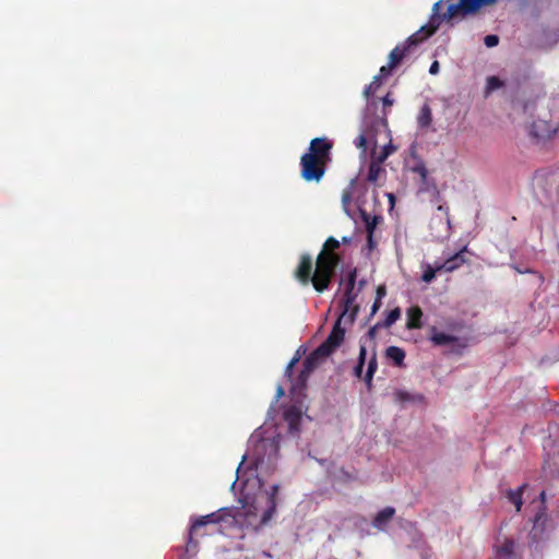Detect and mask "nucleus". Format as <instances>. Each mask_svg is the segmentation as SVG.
I'll list each match as a JSON object with an SVG mask.
<instances>
[{"mask_svg":"<svg viewBox=\"0 0 559 559\" xmlns=\"http://www.w3.org/2000/svg\"><path fill=\"white\" fill-rule=\"evenodd\" d=\"M537 117L530 124L528 133L537 142L550 139L559 130V123L552 120L550 105L545 102L536 104Z\"/></svg>","mask_w":559,"mask_h":559,"instance_id":"3","label":"nucleus"},{"mask_svg":"<svg viewBox=\"0 0 559 559\" xmlns=\"http://www.w3.org/2000/svg\"><path fill=\"white\" fill-rule=\"evenodd\" d=\"M395 514V509L392 507H385L377 513L372 521V526L379 531H384L388 523L392 520Z\"/></svg>","mask_w":559,"mask_h":559,"instance_id":"15","label":"nucleus"},{"mask_svg":"<svg viewBox=\"0 0 559 559\" xmlns=\"http://www.w3.org/2000/svg\"><path fill=\"white\" fill-rule=\"evenodd\" d=\"M333 148V143L326 138H314L310 141L308 151L306 152L308 155H312L321 160L326 163H331V151Z\"/></svg>","mask_w":559,"mask_h":559,"instance_id":"10","label":"nucleus"},{"mask_svg":"<svg viewBox=\"0 0 559 559\" xmlns=\"http://www.w3.org/2000/svg\"><path fill=\"white\" fill-rule=\"evenodd\" d=\"M394 400L401 404H404L406 402L415 401V396L406 391L397 390L394 392Z\"/></svg>","mask_w":559,"mask_h":559,"instance_id":"29","label":"nucleus"},{"mask_svg":"<svg viewBox=\"0 0 559 559\" xmlns=\"http://www.w3.org/2000/svg\"><path fill=\"white\" fill-rule=\"evenodd\" d=\"M497 0H460L457 3L448 5L443 13L445 19H455L457 16H466L476 13L481 7L496 3Z\"/></svg>","mask_w":559,"mask_h":559,"instance_id":"6","label":"nucleus"},{"mask_svg":"<svg viewBox=\"0 0 559 559\" xmlns=\"http://www.w3.org/2000/svg\"><path fill=\"white\" fill-rule=\"evenodd\" d=\"M337 478L342 483H350V481H354L357 477H356V474L350 473V472L346 471L345 468H341L338 471Z\"/></svg>","mask_w":559,"mask_h":559,"instance_id":"32","label":"nucleus"},{"mask_svg":"<svg viewBox=\"0 0 559 559\" xmlns=\"http://www.w3.org/2000/svg\"><path fill=\"white\" fill-rule=\"evenodd\" d=\"M342 242H343V243H349V242H350V238H348V237H343V238H342Z\"/></svg>","mask_w":559,"mask_h":559,"instance_id":"48","label":"nucleus"},{"mask_svg":"<svg viewBox=\"0 0 559 559\" xmlns=\"http://www.w3.org/2000/svg\"><path fill=\"white\" fill-rule=\"evenodd\" d=\"M284 395V389L282 386L277 388V397H281Z\"/></svg>","mask_w":559,"mask_h":559,"instance_id":"47","label":"nucleus"},{"mask_svg":"<svg viewBox=\"0 0 559 559\" xmlns=\"http://www.w3.org/2000/svg\"><path fill=\"white\" fill-rule=\"evenodd\" d=\"M386 294V289L383 285L377 288V298L382 299Z\"/></svg>","mask_w":559,"mask_h":559,"instance_id":"45","label":"nucleus"},{"mask_svg":"<svg viewBox=\"0 0 559 559\" xmlns=\"http://www.w3.org/2000/svg\"><path fill=\"white\" fill-rule=\"evenodd\" d=\"M448 0H439L432 7V14L429 22L421 26L416 33L411 35L406 40L399 44L389 55V63L391 67H397L421 41L432 36L439 28L442 22H451L453 19L443 17V13H440L443 3Z\"/></svg>","mask_w":559,"mask_h":559,"instance_id":"1","label":"nucleus"},{"mask_svg":"<svg viewBox=\"0 0 559 559\" xmlns=\"http://www.w3.org/2000/svg\"><path fill=\"white\" fill-rule=\"evenodd\" d=\"M543 516H544V514H543V513L537 514V515L535 516V524H536V523H537V522H538Z\"/></svg>","mask_w":559,"mask_h":559,"instance_id":"49","label":"nucleus"},{"mask_svg":"<svg viewBox=\"0 0 559 559\" xmlns=\"http://www.w3.org/2000/svg\"><path fill=\"white\" fill-rule=\"evenodd\" d=\"M380 328H383V326H382V323H380V322H379V323H377V324H374L373 326H371V328L369 329V331H368V336H369L370 338H373V337L376 336V334H377V330H378V329H380Z\"/></svg>","mask_w":559,"mask_h":559,"instance_id":"40","label":"nucleus"},{"mask_svg":"<svg viewBox=\"0 0 559 559\" xmlns=\"http://www.w3.org/2000/svg\"><path fill=\"white\" fill-rule=\"evenodd\" d=\"M545 497H546L545 491H542V492H540V499H542L543 501L545 500Z\"/></svg>","mask_w":559,"mask_h":559,"instance_id":"51","label":"nucleus"},{"mask_svg":"<svg viewBox=\"0 0 559 559\" xmlns=\"http://www.w3.org/2000/svg\"><path fill=\"white\" fill-rule=\"evenodd\" d=\"M445 328L449 330V331H461L463 329V323L460 322V321H456V320H451L447 323Z\"/></svg>","mask_w":559,"mask_h":559,"instance_id":"37","label":"nucleus"},{"mask_svg":"<svg viewBox=\"0 0 559 559\" xmlns=\"http://www.w3.org/2000/svg\"><path fill=\"white\" fill-rule=\"evenodd\" d=\"M437 211L441 214H443L445 216V221L448 224H450V219H449V209L444 205H439L437 207Z\"/></svg>","mask_w":559,"mask_h":559,"instance_id":"41","label":"nucleus"},{"mask_svg":"<svg viewBox=\"0 0 559 559\" xmlns=\"http://www.w3.org/2000/svg\"><path fill=\"white\" fill-rule=\"evenodd\" d=\"M329 357L325 353H318V347L302 362V369L298 376L297 383L305 386L309 376L320 365V362Z\"/></svg>","mask_w":559,"mask_h":559,"instance_id":"11","label":"nucleus"},{"mask_svg":"<svg viewBox=\"0 0 559 559\" xmlns=\"http://www.w3.org/2000/svg\"><path fill=\"white\" fill-rule=\"evenodd\" d=\"M381 164L382 163H379V159H377L374 157L371 160V163L369 164L368 175H367V180L369 182L377 183L380 175L384 171Z\"/></svg>","mask_w":559,"mask_h":559,"instance_id":"20","label":"nucleus"},{"mask_svg":"<svg viewBox=\"0 0 559 559\" xmlns=\"http://www.w3.org/2000/svg\"><path fill=\"white\" fill-rule=\"evenodd\" d=\"M356 147L360 148L362 152L367 150V135L365 132H361L356 140L354 141Z\"/></svg>","mask_w":559,"mask_h":559,"instance_id":"33","label":"nucleus"},{"mask_svg":"<svg viewBox=\"0 0 559 559\" xmlns=\"http://www.w3.org/2000/svg\"><path fill=\"white\" fill-rule=\"evenodd\" d=\"M356 280H357V271H356V269H354V270L349 271L347 274V278L345 282V289L354 290L355 285H356Z\"/></svg>","mask_w":559,"mask_h":559,"instance_id":"31","label":"nucleus"},{"mask_svg":"<svg viewBox=\"0 0 559 559\" xmlns=\"http://www.w3.org/2000/svg\"><path fill=\"white\" fill-rule=\"evenodd\" d=\"M381 84H382V80H380V76L376 75L373 78L372 82L365 87V90H364L365 96L369 97V96L373 95L377 92V90L381 86Z\"/></svg>","mask_w":559,"mask_h":559,"instance_id":"26","label":"nucleus"},{"mask_svg":"<svg viewBox=\"0 0 559 559\" xmlns=\"http://www.w3.org/2000/svg\"><path fill=\"white\" fill-rule=\"evenodd\" d=\"M299 360V358L296 356L294 357L289 364L287 365L286 369H285V376L287 377H292L293 376V369H294V366L296 365V362Z\"/></svg>","mask_w":559,"mask_h":559,"instance_id":"38","label":"nucleus"},{"mask_svg":"<svg viewBox=\"0 0 559 559\" xmlns=\"http://www.w3.org/2000/svg\"><path fill=\"white\" fill-rule=\"evenodd\" d=\"M230 516H231L230 510L227 508H222V509L217 510L216 512L198 518L191 524L190 533H189V543H192L193 534L197 533V531L200 527L205 526L207 524H218L221 522L226 521V519L230 518Z\"/></svg>","mask_w":559,"mask_h":559,"instance_id":"9","label":"nucleus"},{"mask_svg":"<svg viewBox=\"0 0 559 559\" xmlns=\"http://www.w3.org/2000/svg\"><path fill=\"white\" fill-rule=\"evenodd\" d=\"M501 551L506 555H511L513 551V543L512 542L504 543V545L501 547Z\"/></svg>","mask_w":559,"mask_h":559,"instance_id":"39","label":"nucleus"},{"mask_svg":"<svg viewBox=\"0 0 559 559\" xmlns=\"http://www.w3.org/2000/svg\"><path fill=\"white\" fill-rule=\"evenodd\" d=\"M431 121H432L431 108L429 107V105L425 104L421 107L419 115L417 117V123H418L419 128L424 129V128H428L431 124Z\"/></svg>","mask_w":559,"mask_h":559,"instance_id":"21","label":"nucleus"},{"mask_svg":"<svg viewBox=\"0 0 559 559\" xmlns=\"http://www.w3.org/2000/svg\"><path fill=\"white\" fill-rule=\"evenodd\" d=\"M429 341L435 346H447L451 345L450 353L455 355H462L464 349L469 345L468 337H461L451 333L439 331L436 326L430 328Z\"/></svg>","mask_w":559,"mask_h":559,"instance_id":"5","label":"nucleus"},{"mask_svg":"<svg viewBox=\"0 0 559 559\" xmlns=\"http://www.w3.org/2000/svg\"><path fill=\"white\" fill-rule=\"evenodd\" d=\"M439 69H440L439 62L433 61L429 68V73L435 75L439 72Z\"/></svg>","mask_w":559,"mask_h":559,"instance_id":"43","label":"nucleus"},{"mask_svg":"<svg viewBox=\"0 0 559 559\" xmlns=\"http://www.w3.org/2000/svg\"><path fill=\"white\" fill-rule=\"evenodd\" d=\"M393 102H394V100H393V98H392V96H391V94H390V93H388V94L382 98V103H383V105H384L385 107H388V106H392V105H393Z\"/></svg>","mask_w":559,"mask_h":559,"instance_id":"44","label":"nucleus"},{"mask_svg":"<svg viewBox=\"0 0 559 559\" xmlns=\"http://www.w3.org/2000/svg\"><path fill=\"white\" fill-rule=\"evenodd\" d=\"M396 151V146H394L391 142L382 148V152L376 156L374 158L379 159V163H383L391 154Z\"/></svg>","mask_w":559,"mask_h":559,"instance_id":"30","label":"nucleus"},{"mask_svg":"<svg viewBox=\"0 0 559 559\" xmlns=\"http://www.w3.org/2000/svg\"><path fill=\"white\" fill-rule=\"evenodd\" d=\"M367 242L369 249H373L376 246V242L373 241V234H367Z\"/></svg>","mask_w":559,"mask_h":559,"instance_id":"46","label":"nucleus"},{"mask_svg":"<svg viewBox=\"0 0 559 559\" xmlns=\"http://www.w3.org/2000/svg\"><path fill=\"white\" fill-rule=\"evenodd\" d=\"M405 350L397 346H389L385 349V357L390 359L396 367H404Z\"/></svg>","mask_w":559,"mask_h":559,"instance_id":"18","label":"nucleus"},{"mask_svg":"<svg viewBox=\"0 0 559 559\" xmlns=\"http://www.w3.org/2000/svg\"><path fill=\"white\" fill-rule=\"evenodd\" d=\"M329 163L307 153L300 157V177L307 182H320L325 175Z\"/></svg>","mask_w":559,"mask_h":559,"instance_id":"4","label":"nucleus"},{"mask_svg":"<svg viewBox=\"0 0 559 559\" xmlns=\"http://www.w3.org/2000/svg\"><path fill=\"white\" fill-rule=\"evenodd\" d=\"M341 246V242L334 238L329 237L320 253L318 254V274L314 289L318 293H323L330 287V284L335 275V270L341 262L340 255L335 252Z\"/></svg>","mask_w":559,"mask_h":559,"instance_id":"2","label":"nucleus"},{"mask_svg":"<svg viewBox=\"0 0 559 559\" xmlns=\"http://www.w3.org/2000/svg\"><path fill=\"white\" fill-rule=\"evenodd\" d=\"M284 420L288 425L290 433H298L300 430L301 412L296 406H290L284 412Z\"/></svg>","mask_w":559,"mask_h":559,"instance_id":"14","label":"nucleus"},{"mask_svg":"<svg viewBox=\"0 0 559 559\" xmlns=\"http://www.w3.org/2000/svg\"><path fill=\"white\" fill-rule=\"evenodd\" d=\"M382 302H381V299L379 298H376V300L373 301V305L371 307V316L376 314L378 312V310L380 309Z\"/></svg>","mask_w":559,"mask_h":559,"instance_id":"42","label":"nucleus"},{"mask_svg":"<svg viewBox=\"0 0 559 559\" xmlns=\"http://www.w3.org/2000/svg\"><path fill=\"white\" fill-rule=\"evenodd\" d=\"M440 270H438V264L435 267L431 266V265H427L426 269L423 272L421 280L425 283H430V282H432L435 280L436 274Z\"/></svg>","mask_w":559,"mask_h":559,"instance_id":"27","label":"nucleus"},{"mask_svg":"<svg viewBox=\"0 0 559 559\" xmlns=\"http://www.w3.org/2000/svg\"><path fill=\"white\" fill-rule=\"evenodd\" d=\"M366 355H367V349H366V347H365V346H360V348H359L358 364H357V366H356V367H355V369H354V374H355L357 378H361L362 369H364L365 360H366Z\"/></svg>","mask_w":559,"mask_h":559,"instance_id":"24","label":"nucleus"},{"mask_svg":"<svg viewBox=\"0 0 559 559\" xmlns=\"http://www.w3.org/2000/svg\"><path fill=\"white\" fill-rule=\"evenodd\" d=\"M401 317V310L400 308L392 309L384 321L382 322L383 328H390L392 324H394Z\"/></svg>","mask_w":559,"mask_h":559,"instance_id":"25","label":"nucleus"},{"mask_svg":"<svg viewBox=\"0 0 559 559\" xmlns=\"http://www.w3.org/2000/svg\"><path fill=\"white\" fill-rule=\"evenodd\" d=\"M278 485H273L271 491L267 493V509L263 512L261 523L265 524L269 522L276 509V496L278 493Z\"/></svg>","mask_w":559,"mask_h":559,"instance_id":"17","label":"nucleus"},{"mask_svg":"<svg viewBox=\"0 0 559 559\" xmlns=\"http://www.w3.org/2000/svg\"><path fill=\"white\" fill-rule=\"evenodd\" d=\"M357 294L354 290H344L343 297L340 301L342 318H347L348 323H353L359 307L355 304Z\"/></svg>","mask_w":559,"mask_h":559,"instance_id":"12","label":"nucleus"},{"mask_svg":"<svg viewBox=\"0 0 559 559\" xmlns=\"http://www.w3.org/2000/svg\"><path fill=\"white\" fill-rule=\"evenodd\" d=\"M526 487H527V484H523L515 490L509 489L507 491V498L509 499V501L511 503L514 504L518 512H520L522 509V506H523L522 497H523V493H524V490L526 489Z\"/></svg>","mask_w":559,"mask_h":559,"instance_id":"19","label":"nucleus"},{"mask_svg":"<svg viewBox=\"0 0 559 559\" xmlns=\"http://www.w3.org/2000/svg\"><path fill=\"white\" fill-rule=\"evenodd\" d=\"M353 185H354V181H352V185L350 187L346 188L343 190V193H342V201L343 203L346 205L350 202L352 200V195H353Z\"/></svg>","mask_w":559,"mask_h":559,"instance_id":"35","label":"nucleus"},{"mask_svg":"<svg viewBox=\"0 0 559 559\" xmlns=\"http://www.w3.org/2000/svg\"><path fill=\"white\" fill-rule=\"evenodd\" d=\"M343 320L347 322V318L338 316L326 340L318 346V353L322 352L330 356L341 346L345 337V329L341 325Z\"/></svg>","mask_w":559,"mask_h":559,"instance_id":"7","label":"nucleus"},{"mask_svg":"<svg viewBox=\"0 0 559 559\" xmlns=\"http://www.w3.org/2000/svg\"><path fill=\"white\" fill-rule=\"evenodd\" d=\"M406 328L408 330H416L420 329L423 326L421 318H423V310L419 306H412L406 311Z\"/></svg>","mask_w":559,"mask_h":559,"instance_id":"16","label":"nucleus"},{"mask_svg":"<svg viewBox=\"0 0 559 559\" xmlns=\"http://www.w3.org/2000/svg\"><path fill=\"white\" fill-rule=\"evenodd\" d=\"M484 43L487 47H496L499 44V37L497 35H487L484 38Z\"/></svg>","mask_w":559,"mask_h":559,"instance_id":"36","label":"nucleus"},{"mask_svg":"<svg viewBox=\"0 0 559 559\" xmlns=\"http://www.w3.org/2000/svg\"><path fill=\"white\" fill-rule=\"evenodd\" d=\"M364 217V222H365V225H366V231L367 234H373L374 231V228L378 224V219L379 217L378 216H369L367 214L364 213L362 215Z\"/></svg>","mask_w":559,"mask_h":559,"instance_id":"28","label":"nucleus"},{"mask_svg":"<svg viewBox=\"0 0 559 559\" xmlns=\"http://www.w3.org/2000/svg\"><path fill=\"white\" fill-rule=\"evenodd\" d=\"M377 369H378L377 355H376V353H373V355L369 359L368 368H367V371L365 374V382H366L367 386H369V388L371 386V381H372L373 374L376 373Z\"/></svg>","mask_w":559,"mask_h":559,"instance_id":"22","label":"nucleus"},{"mask_svg":"<svg viewBox=\"0 0 559 559\" xmlns=\"http://www.w3.org/2000/svg\"><path fill=\"white\" fill-rule=\"evenodd\" d=\"M502 86H504V82L501 79L495 75L488 76L486 82L485 94L489 95L490 93Z\"/></svg>","mask_w":559,"mask_h":559,"instance_id":"23","label":"nucleus"},{"mask_svg":"<svg viewBox=\"0 0 559 559\" xmlns=\"http://www.w3.org/2000/svg\"><path fill=\"white\" fill-rule=\"evenodd\" d=\"M418 171H420V174H421L423 176H425V175H426V169H425V167H420V169H418Z\"/></svg>","mask_w":559,"mask_h":559,"instance_id":"50","label":"nucleus"},{"mask_svg":"<svg viewBox=\"0 0 559 559\" xmlns=\"http://www.w3.org/2000/svg\"><path fill=\"white\" fill-rule=\"evenodd\" d=\"M395 67H391V64L388 62L386 66H382L379 70V74L377 76H380V80H383L385 78H388L389 75H391L392 73V70L394 69Z\"/></svg>","mask_w":559,"mask_h":559,"instance_id":"34","label":"nucleus"},{"mask_svg":"<svg viewBox=\"0 0 559 559\" xmlns=\"http://www.w3.org/2000/svg\"><path fill=\"white\" fill-rule=\"evenodd\" d=\"M467 247L465 246L462 250L448 258L443 263L438 264V270H443L445 272H453L457 270L461 265L467 262L465 257Z\"/></svg>","mask_w":559,"mask_h":559,"instance_id":"13","label":"nucleus"},{"mask_svg":"<svg viewBox=\"0 0 559 559\" xmlns=\"http://www.w3.org/2000/svg\"><path fill=\"white\" fill-rule=\"evenodd\" d=\"M318 272V260L316 261V270L313 271V262L311 255L308 253L301 254L300 261L295 270V277L297 281L302 285H308L311 283L314 287Z\"/></svg>","mask_w":559,"mask_h":559,"instance_id":"8","label":"nucleus"}]
</instances>
